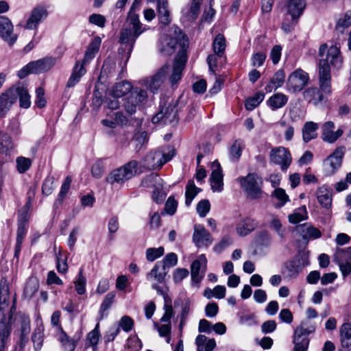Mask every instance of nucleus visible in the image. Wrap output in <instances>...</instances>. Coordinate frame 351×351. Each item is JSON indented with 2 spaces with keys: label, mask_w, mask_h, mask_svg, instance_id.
<instances>
[{
  "label": "nucleus",
  "mask_w": 351,
  "mask_h": 351,
  "mask_svg": "<svg viewBox=\"0 0 351 351\" xmlns=\"http://www.w3.org/2000/svg\"><path fill=\"white\" fill-rule=\"evenodd\" d=\"M320 57L318 64V75L322 85L327 87V82L331 80L330 66L339 69L343 64V58L340 53L339 47L335 45L328 47L324 43L320 45L319 49Z\"/></svg>",
  "instance_id": "1"
},
{
  "label": "nucleus",
  "mask_w": 351,
  "mask_h": 351,
  "mask_svg": "<svg viewBox=\"0 0 351 351\" xmlns=\"http://www.w3.org/2000/svg\"><path fill=\"white\" fill-rule=\"evenodd\" d=\"M145 30L138 15L130 11L119 34V42L124 45L128 58L130 56L138 37Z\"/></svg>",
  "instance_id": "2"
},
{
  "label": "nucleus",
  "mask_w": 351,
  "mask_h": 351,
  "mask_svg": "<svg viewBox=\"0 0 351 351\" xmlns=\"http://www.w3.org/2000/svg\"><path fill=\"white\" fill-rule=\"evenodd\" d=\"M138 162L131 160L125 165L114 169L106 177V180L110 184H123L131 179L137 172Z\"/></svg>",
  "instance_id": "3"
},
{
  "label": "nucleus",
  "mask_w": 351,
  "mask_h": 351,
  "mask_svg": "<svg viewBox=\"0 0 351 351\" xmlns=\"http://www.w3.org/2000/svg\"><path fill=\"white\" fill-rule=\"evenodd\" d=\"M319 88L309 87L306 88L304 93V98L308 102L312 103L313 105H318L319 104L326 103L328 97L332 93L331 80H329L327 82V87L325 84L322 85L320 81V76L318 75Z\"/></svg>",
  "instance_id": "4"
},
{
  "label": "nucleus",
  "mask_w": 351,
  "mask_h": 351,
  "mask_svg": "<svg viewBox=\"0 0 351 351\" xmlns=\"http://www.w3.org/2000/svg\"><path fill=\"white\" fill-rule=\"evenodd\" d=\"M237 181L242 189L251 199H258L261 197L262 179L255 173H248L245 177H239Z\"/></svg>",
  "instance_id": "5"
},
{
  "label": "nucleus",
  "mask_w": 351,
  "mask_h": 351,
  "mask_svg": "<svg viewBox=\"0 0 351 351\" xmlns=\"http://www.w3.org/2000/svg\"><path fill=\"white\" fill-rule=\"evenodd\" d=\"M315 330L313 325H308L307 322H302L293 334V343L294 351H306L309 345L308 335Z\"/></svg>",
  "instance_id": "6"
},
{
  "label": "nucleus",
  "mask_w": 351,
  "mask_h": 351,
  "mask_svg": "<svg viewBox=\"0 0 351 351\" xmlns=\"http://www.w3.org/2000/svg\"><path fill=\"white\" fill-rule=\"evenodd\" d=\"M147 93L145 90L138 87H134L128 96L124 99L123 107L126 112L133 114L138 108L146 103Z\"/></svg>",
  "instance_id": "7"
},
{
  "label": "nucleus",
  "mask_w": 351,
  "mask_h": 351,
  "mask_svg": "<svg viewBox=\"0 0 351 351\" xmlns=\"http://www.w3.org/2000/svg\"><path fill=\"white\" fill-rule=\"evenodd\" d=\"M344 154V147H337L335 152L324 161V171L327 176L334 174L340 167Z\"/></svg>",
  "instance_id": "8"
},
{
  "label": "nucleus",
  "mask_w": 351,
  "mask_h": 351,
  "mask_svg": "<svg viewBox=\"0 0 351 351\" xmlns=\"http://www.w3.org/2000/svg\"><path fill=\"white\" fill-rule=\"evenodd\" d=\"M271 162L278 165L282 171L286 170L290 166L292 158L288 149L278 147L271 149L269 155Z\"/></svg>",
  "instance_id": "9"
},
{
  "label": "nucleus",
  "mask_w": 351,
  "mask_h": 351,
  "mask_svg": "<svg viewBox=\"0 0 351 351\" xmlns=\"http://www.w3.org/2000/svg\"><path fill=\"white\" fill-rule=\"evenodd\" d=\"M308 74L302 69H297L289 77L287 86L289 90L293 92H299L308 84Z\"/></svg>",
  "instance_id": "10"
},
{
  "label": "nucleus",
  "mask_w": 351,
  "mask_h": 351,
  "mask_svg": "<svg viewBox=\"0 0 351 351\" xmlns=\"http://www.w3.org/2000/svg\"><path fill=\"white\" fill-rule=\"evenodd\" d=\"M48 16L47 9L42 5H37L30 12L24 28L27 29H36L38 25L43 22Z\"/></svg>",
  "instance_id": "11"
},
{
  "label": "nucleus",
  "mask_w": 351,
  "mask_h": 351,
  "mask_svg": "<svg viewBox=\"0 0 351 351\" xmlns=\"http://www.w3.org/2000/svg\"><path fill=\"white\" fill-rule=\"evenodd\" d=\"M154 123L171 124L177 122V110L173 105L163 106L152 118Z\"/></svg>",
  "instance_id": "12"
},
{
  "label": "nucleus",
  "mask_w": 351,
  "mask_h": 351,
  "mask_svg": "<svg viewBox=\"0 0 351 351\" xmlns=\"http://www.w3.org/2000/svg\"><path fill=\"white\" fill-rule=\"evenodd\" d=\"M207 260L204 254L200 255L191 265V280L193 282L199 283L204 276Z\"/></svg>",
  "instance_id": "13"
},
{
  "label": "nucleus",
  "mask_w": 351,
  "mask_h": 351,
  "mask_svg": "<svg viewBox=\"0 0 351 351\" xmlns=\"http://www.w3.org/2000/svg\"><path fill=\"white\" fill-rule=\"evenodd\" d=\"M170 67L165 65L161 67L158 71L155 73L150 79L145 80V85L150 89V90L155 93L158 91L162 83L165 82L167 74L169 73Z\"/></svg>",
  "instance_id": "14"
},
{
  "label": "nucleus",
  "mask_w": 351,
  "mask_h": 351,
  "mask_svg": "<svg viewBox=\"0 0 351 351\" xmlns=\"http://www.w3.org/2000/svg\"><path fill=\"white\" fill-rule=\"evenodd\" d=\"M193 241L198 247H208L212 243L213 239L209 232L202 225L196 224L194 226Z\"/></svg>",
  "instance_id": "15"
},
{
  "label": "nucleus",
  "mask_w": 351,
  "mask_h": 351,
  "mask_svg": "<svg viewBox=\"0 0 351 351\" xmlns=\"http://www.w3.org/2000/svg\"><path fill=\"white\" fill-rule=\"evenodd\" d=\"M0 36L10 45L17 39V36L13 34V25L10 20L4 16H0Z\"/></svg>",
  "instance_id": "16"
},
{
  "label": "nucleus",
  "mask_w": 351,
  "mask_h": 351,
  "mask_svg": "<svg viewBox=\"0 0 351 351\" xmlns=\"http://www.w3.org/2000/svg\"><path fill=\"white\" fill-rule=\"evenodd\" d=\"M303 266L299 259H293L286 262L281 270L285 278H295L302 271Z\"/></svg>",
  "instance_id": "17"
},
{
  "label": "nucleus",
  "mask_w": 351,
  "mask_h": 351,
  "mask_svg": "<svg viewBox=\"0 0 351 351\" xmlns=\"http://www.w3.org/2000/svg\"><path fill=\"white\" fill-rule=\"evenodd\" d=\"M334 128L335 124L332 121H327L323 124L322 138L324 141L333 143L343 134L341 129H338L336 132H334Z\"/></svg>",
  "instance_id": "18"
},
{
  "label": "nucleus",
  "mask_w": 351,
  "mask_h": 351,
  "mask_svg": "<svg viewBox=\"0 0 351 351\" xmlns=\"http://www.w3.org/2000/svg\"><path fill=\"white\" fill-rule=\"evenodd\" d=\"M213 172L210 176L211 188L214 192H220L223 190V174L219 163L214 161L213 163Z\"/></svg>",
  "instance_id": "19"
},
{
  "label": "nucleus",
  "mask_w": 351,
  "mask_h": 351,
  "mask_svg": "<svg viewBox=\"0 0 351 351\" xmlns=\"http://www.w3.org/2000/svg\"><path fill=\"white\" fill-rule=\"evenodd\" d=\"M56 60L52 57H47L30 62L32 73H42L49 71L56 64Z\"/></svg>",
  "instance_id": "20"
},
{
  "label": "nucleus",
  "mask_w": 351,
  "mask_h": 351,
  "mask_svg": "<svg viewBox=\"0 0 351 351\" xmlns=\"http://www.w3.org/2000/svg\"><path fill=\"white\" fill-rule=\"evenodd\" d=\"M295 230L302 238L307 241L310 239H316L322 237V232L319 229L308 223L299 225L295 228Z\"/></svg>",
  "instance_id": "21"
},
{
  "label": "nucleus",
  "mask_w": 351,
  "mask_h": 351,
  "mask_svg": "<svg viewBox=\"0 0 351 351\" xmlns=\"http://www.w3.org/2000/svg\"><path fill=\"white\" fill-rule=\"evenodd\" d=\"M172 155L162 154L160 152H155L147 156L146 160L149 167L153 169L160 168L164 164L169 161Z\"/></svg>",
  "instance_id": "22"
},
{
  "label": "nucleus",
  "mask_w": 351,
  "mask_h": 351,
  "mask_svg": "<svg viewBox=\"0 0 351 351\" xmlns=\"http://www.w3.org/2000/svg\"><path fill=\"white\" fill-rule=\"evenodd\" d=\"M16 101V94H14L13 91L8 90L0 95V119L7 114Z\"/></svg>",
  "instance_id": "23"
},
{
  "label": "nucleus",
  "mask_w": 351,
  "mask_h": 351,
  "mask_svg": "<svg viewBox=\"0 0 351 351\" xmlns=\"http://www.w3.org/2000/svg\"><path fill=\"white\" fill-rule=\"evenodd\" d=\"M167 272L166 269H163L160 262H157L152 269L147 274L146 278L154 283H162L165 280Z\"/></svg>",
  "instance_id": "24"
},
{
  "label": "nucleus",
  "mask_w": 351,
  "mask_h": 351,
  "mask_svg": "<svg viewBox=\"0 0 351 351\" xmlns=\"http://www.w3.org/2000/svg\"><path fill=\"white\" fill-rule=\"evenodd\" d=\"M317 198L319 204L325 208H330L332 202L331 189L326 185L320 186L317 191Z\"/></svg>",
  "instance_id": "25"
},
{
  "label": "nucleus",
  "mask_w": 351,
  "mask_h": 351,
  "mask_svg": "<svg viewBox=\"0 0 351 351\" xmlns=\"http://www.w3.org/2000/svg\"><path fill=\"white\" fill-rule=\"evenodd\" d=\"M9 91H13L16 97H19L20 106L24 108H28L31 105L30 95L28 90L23 85H19L16 88H11Z\"/></svg>",
  "instance_id": "26"
},
{
  "label": "nucleus",
  "mask_w": 351,
  "mask_h": 351,
  "mask_svg": "<svg viewBox=\"0 0 351 351\" xmlns=\"http://www.w3.org/2000/svg\"><path fill=\"white\" fill-rule=\"evenodd\" d=\"M319 125L317 123L313 121L306 122L302 130L303 141L305 143H308L316 138L317 137V131Z\"/></svg>",
  "instance_id": "27"
},
{
  "label": "nucleus",
  "mask_w": 351,
  "mask_h": 351,
  "mask_svg": "<svg viewBox=\"0 0 351 351\" xmlns=\"http://www.w3.org/2000/svg\"><path fill=\"white\" fill-rule=\"evenodd\" d=\"M184 66L185 60L183 58H179L176 59L172 68V73L169 77V81L172 86L176 84L181 79Z\"/></svg>",
  "instance_id": "28"
},
{
  "label": "nucleus",
  "mask_w": 351,
  "mask_h": 351,
  "mask_svg": "<svg viewBox=\"0 0 351 351\" xmlns=\"http://www.w3.org/2000/svg\"><path fill=\"white\" fill-rule=\"evenodd\" d=\"M341 344L346 351H351V324L344 323L340 329Z\"/></svg>",
  "instance_id": "29"
},
{
  "label": "nucleus",
  "mask_w": 351,
  "mask_h": 351,
  "mask_svg": "<svg viewBox=\"0 0 351 351\" xmlns=\"http://www.w3.org/2000/svg\"><path fill=\"white\" fill-rule=\"evenodd\" d=\"M257 222L250 218H245L240 221L237 226L236 230L240 236H246L252 232L257 226Z\"/></svg>",
  "instance_id": "30"
},
{
  "label": "nucleus",
  "mask_w": 351,
  "mask_h": 351,
  "mask_svg": "<svg viewBox=\"0 0 351 351\" xmlns=\"http://www.w3.org/2000/svg\"><path fill=\"white\" fill-rule=\"evenodd\" d=\"M84 65L85 64L82 62L80 63L79 61L76 62L73 73L67 82V87L74 86L80 81L82 76L86 73Z\"/></svg>",
  "instance_id": "31"
},
{
  "label": "nucleus",
  "mask_w": 351,
  "mask_h": 351,
  "mask_svg": "<svg viewBox=\"0 0 351 351\" xmlns=\"http://www.w3.org/2000/svg\"><path fill=\"white\" fill-rule=\"evenodd\" d=\"M161 179L158 176L151 175L146 178L143 182H149L150 183L157 184L156 189L153 191L152 198L154 202L158 204L161 203L163 201V195L162 194V184H160Z\"/></svg>",
  "instance_id": "32"
},
{
  "label": "nucleus",
  "mask_w": 351,
  "mask_h": 351,
  "mask_svg": "<svg viewBox=\"0 0 351 351\" xmlns=\"http://www.w3.org/2000/svg\"><path fill=\"white\" fill-rule=\"evenodd\" d=\"M28 195V201L26 203L25 206L23 208V211L22 213L19 215L18 226L23 225V226L26 227L29 221V208L31 206L32 199L35 195V189H31L27 193Z\"/></svg>",
  "instance_id": "33"
},
{
  "label": "nucleus",
  "mask_w": 351,
  "mask_h": 351,
  "mask_svg": "<svg viewBox=\"0 0 351 351\" xmlns=\"http://www.w3.org/2000/svg\"><path fill=\"white\" fill-rule=\"evenodd\" d=\"M306 3L304 0H289L288 12L293 19L298 18L302 13Z\"/></svg>",
  "instance_id": "34"
},
{
  "label": "nucleus",
  "mask_w": 351,
  "mask_h": 351,
  "mask_svg": "<svg viewBox=\"0 0 351 351\" xmlns=\"http://www.w3.org/2000/svg\"><path fill=\"white\" fill-rule=\"evenodd\" d=\"M101 40L99 37H95L89 44L88 49L85 53L82 63L86 64L91 59H93L97 53L101 45Z\"/></svg>",
  "instance_id": "35"
},
{
  "label": "nucleus",
  "mask_w": 351,
  "mask_h": 351,
  "mask_svg": "<svg viewBox=\"0 0 351 351\" xmlns=\"http://www.w3.org/2000/svg\"><path fill=\"white\" fill-rule=\"evenodd\" d=\"M133 88L131 84L128 82L123 81L118 82L112 88V95L114 97H121L128 93H130Z\"/></svg>",
  "instance_id": "36"
},
{
  "label": "nucleus",
  "mask_w": 351,
  "mask_h": 351,
  "mask_svg": "<svg viewBox=\"0 0 351 351\" xmlns=\"http://www.w3.org/2000/svg\"><path fill=\"white\" fill-rule=\"evenodd\" d=\"M288 101V97L281 93H278L272 95L267 101L268 105L275 110L283 107Z\"/></svg>",
  "instance_id": "37"
},
{
  "label": "nucleus",
  "mask_w": 351,
  "mask_h": 351,
  "mask_svg": "<svg viewBox=\"0 0 351 351\" xmlns=\"http://www.w3.org/2000/svg\"><path fill=\"white\" fill-rule=\"evenodd\" d=\"M60 334L58 339L66 351H75L77 346V341L70 338L63 330L62 327H59Z\"/></svg>",
  "instance_id": "38"
},
{
  "label": "nucleus",
  "mask_w": 351,
  "mask_h": 351,
  "mask_svg": "<svg viewBox=\"0 0 351 351\" xmlns=\"http://www.w3.org/2000/svg\"><path fill=\"white\" fill-rule=\"evenodd\" d=\"M308 218V213L305 206H302L294 210L289 215V221L291 223H298Z\"/></svg>",
  "instance_id": "39"
},
{
  "label": "nucleus",
  "mask_w": 351,
  "mask_h": 351,
  "mask_svg": "<svg viewBox=\"0 0 351 351\" xmlns=\"http://www.w3.org/2000/svg\"><path fill=\"white\" fill-rule=\"evenodd\" d=\"M201 191L199 188H197L193 181H190L186 186L185 192V204L189 206L197 194Z\"/></svg>",
  "instance_id": "40"
},
{
  "label": "nucleus",
  "mask_w": 351,
  "mask_h": 351,
  "mask_svg": "<svg viewBox=\"0 0 351 351\" xmlns=\"http://www.w3.org/2000/svg\"><path fill=\"white\" fill-rule=\"evenodd\" d=\"M213 51L218 57H221L226 49V40L224 36L219 34L216 36L213 43Z\"/></svg>",
  "instance_id": "41"
},
{
  "label": "nucleus",
  "mask_w": 351,
  "mask_h": 351,
  "mask_svg": "<svg viewBox=\"0 0 351 351\" xmlns=\"http://www.w3.org/2000/svg\"><path fill=\"white\" fill-rule=\"evenodd\" d=\"M56 269L60 274H66L68 270L67 255L61 251L56 254Z\"/></svg>",
  "instance_id": "42"
},
{
  "label": "nucleus",
  "mask_w": 351,
  "mask_h": 351,
  "mask_svg": "<svg viewBox=\"0 0 351 351\" xmlns=\"http://www.w3.org/2000/svg\"><path fill=\"white\" fill-rule=\"evenodd\" d=\"M10 334V328L5 323L0 324V351H5L6 342Z\"/></svg>",
  "instance_id": "43"
},
{
  "label": "nucleus",
  "mask_w": 351,
  "mask_h": 351,
  "mask_svg": "<svg viewBox=\"0 0 351 351\" xmlns=\"http://www.w3.org/2000/svg\"><path fill=\"white\" fill-rule=\"evenodd\" d=\"M75 288L79 295L86 293V279L83 275V269H80L77 279L74 282Z\"/></svg>",
  "instance_id": "44"
},
{
  "label": "nucleus",
  "mask_w": 351,
  "mask_h": 351,
  "mask_svg": "<svg viewBox=\"0 0 351 351\" xmlns=\"http://www.w3.org/2000/svg\"><path fill=\"white\" fill-rule=\"evenodd\" d=\"M265 95L262 93H257L254 97L248 98L245 101V108L248 110H252L257 107L264 99Z\"/></svg>",
  "instance_id": "45"
},
{
  "label": "nucleus",
  "mask_w": 351,
  "mask_h": 351,
  "mask_svg": "<svg viewBox=\"0 0 351 351\" xmlns=\"http://www.w3.org/2000/svg\"><path fill=\"white\" fill-rule=\"evenodd\" d=\"M44 328L43 326H38L32 335V341L36 350H40L43 345Z\"/></svg>",
  "instance_id": "46"
},
{
  "label": "nucleus",
  "mask_w": 351,
  "mask_h": 351,
  "mask_svg": "<svg viewBox=\"0 0 351 351\" xmlns=\"http://www.w3.org/2000/svg\"><path fill=\"white\" fill-rule=\"evenodd\" d=\"M239 322L241 324L252 326L256 324L255 316L248 311H244L238 313Z\"/></svg>",
  "instance_id": "47"
},
{
  "label": "nucleus",
  "mask_w": 351,
  "mask_h": 351,
  "mask_svg": "<svg viewBox=\"0 0 351 351\" xmlns=\"http://www.w3.org/2000/svg\"><path fill=\"white\" fill-rule=\"evenodd\" d=\"M100 336L99 324H97L95 328L89 332L87 335L86 340L88 342L89 346L95 348L99 340Z\"/></svg>",
  "instance_id": "48"
},
{
  "label": "nucleus",
  "mask_w": 351,
  "mask_h": 351,
  "mask_svg": "<svg viewBox=\"0 0 351 351\" xmlns=\"http://www.w3.org/2000/svg\"><path fill=\"white\" fill-rule=\"evenodd\" d=\"M114 298V292H110L105 296V298L104 299L101 304L99 310L101 319L104 317L105 311H106L112 304Z\"/></svg>",
  "instance_id": "49"
},
{
  "label": "nucleus",
  "mask_w": 351,
  "mask_h": 351,
  "mask_svg": "<svg viewBox=\"0 0 351 351\" xmlns=\"http://www.w3.org/2000/svg\"><path fill=\"white\" fill-rule=\"evenodd\" d=\"M136 143V149L139 151L142 147L148 142V134L146 132H138L133 138Z\"/></svg>",
  "instance_id": "50"
},
{
  "label": "nucleus",
  "mask_w": 351,
  "mask_h": 351,
  "mask_svg": "<svg viewBox=\"0 0 351 351\" xmlns=\"http://www.w3.org/2000/svg\"><path fill=\"white\" fill-rule=\"evenodd\" d=\"M202 0H193L191 4V7L188 12L186 13L187 16L191 20H195L197 19L200 10V5Z\"/></svg>",
  "instance_id": "51"
},
{
  "label": "nucleus",
  "mask_w": 351,
  "mask_h": 351,
  "mask_svg": "<svg viewBox=\"0 0 351 351\" xmlns=\"http://www.w3.org/2000/svg\"><path fill=\"white\" fill-rule=\"evenodd\" d=\"M30 332V321L28 318H24L21 322V343L25 344L27 341V336Z\"/></svg>",
  "instance_id": "52"
},
{
  "label": "nucleus",
  "mask_w": 351,
  "mask_h": 351,
  "mask_svg": "<svg viewBox=\"0 0 351 351\" xmlns=\"http://www.w3.org/2000/svg\"><path fill=\"white\" fill-rule=\"evenodd\" d=\"M164 248L159 247L158 248H148L146 250V258L148 261L152 262L164 254Z\"/></svg>",
  "instance_id": "53"
},
{
  "label": "nucleus",
  "mask_w": 351,
  "mask_h": 351,
  "mask_svg": "<svg viewBox=\"0 0 351 351\" xmlns=\"http://www.w3.org/2000/svg\"><path fill=\"white\" fill-rule=\"evenodd\" d=\"M178 263V256L175 253H169L167 254L162 261L160 262L161 266L163 267V269L167 270V267H172L175 266Z\"/></svg>",
  "instance_id": "54"
},
{
  "label": "nucleus",
  "mask_w": 351,
  "mask_h": 351,
  "mask_svg": "<svg viewBox=\"0 0 351 351\" xmlns=\"http://www.w3.org/2000/svg\"><path fill=\"white\" fill-rule=\"evenodd\" d=\"M243 144L241 141L236 140L230 148V154L232 159L238 160L241 156Z\"/></svg>",
  "instance_id": "55"
},
{
  "label": "nucleus",
  "mask_w": 351,
  "mask_h": 351,
  "mask_svg": "<svg viewBox=\"0 0 351 351\" xmlns=\"http://www.w3.org/2000/svg\"><path fill=\"white\" fill-rule=\"evenodd\" d=\"M273 195L279 201L277 204V207L283 206L286 202L289 200V196L286 194L285 191L281 188L276 189L274 191Z\"/></svg>",
  "instance_id": "56"
},
{
  "label": "nucleus",
  "mask_w": 351,
  "mask_h": 351,
  "mask_svg": "<svg viewBox=\"0 0 351 351\" xmlns=\"http://www.w3.org/2000/svg\"><path fill=\"white\" fill-rule=\"evenodd\" d=\"M285 79V73L283 70L280 69L274 74V77L270 80V83L274 86V89L280 87Z\"/></svg>",
  "instance_id": "57"
},
{
  "label": "nucleus",
  "mask_w": 351,
  "mask_h": 351,
  "mask_svg": "<svg viewBox=\"0 0 351 351\" xmlns=\"http://www.w3.org/2000/svg\"><path fill=\"white\" fill-rule=\"evenodd\" d=\"M32 165V161L29 158L25 157H18L16 158V166L19 173H23L29 169Z\"/></svg>",
  "instance_id": "58"
},
{
  "label": "nucleus",
  "mask_w": 351,
  "mask_h": 351,
  "mask_svg": "<svg viewBox=\"0 0 351 351\" xmlns=\"http://www.w3.org/2000/svg\"><path fill=\"white\" fill-rule=\"evenodd\" d=\"M178 207V202L175 199V198L173 196L169 197L167 199L165 206V212L167 214H169L170 215H173Z\"/></svg>",
  "instance_id": "59"
},
{
  "label": "nucleus",
  "mask_w": 351,
  "mask_h": 351,
  "mask_svg": "<svg viewBox=\"0 0 351 351\" xmlns=\"http://www.w3.org/2000/svg\"><path fill=\"white\" fill-rule=\"evenodd\" d=\"M210 205L207 199L201 200L197 205V212L201 217H204L209 212Z\"/></svg>",
  "instance_id": "60"
},
{
  "label": "nucleus",
  "mask_w": 351,
  "mask_h": 351,
  "mask_svg": "<svg viewBox=\"0 0 351 351\" xmlns=\"http://www.w3.org/2000/svg\"><path fill=\"white\" fill-rule=\"evenodd\" d=\"M232 243V238L226 235L224 236L222 239L214 247V250L216 252L220 253L224 249L228 247L229 245H230Z\"/></svg>",
  "instance_id": "61"
},
{
  "label": "nucleus",
  "mask_w": 351,
  "mask_h": 351,
  "mask_svg": "<svg viewBox=\"0 0 351 351\" xmlns=\"http://www.w3.org/2000/svg\"><path fill=\"white\" fill-rule=\"evenodd\" d=\"M164 310L165 313L161 317L160 321L166 324L171 323L170 319L174 314L171 304H167L166 302L164 305Z\"/></svg>",
  "instance_id": "62"
},
{
  "label": "nucleus",
  "mask_w": 351,
  "mask_h": 351,
  "mask_svg": "<svg viewBox=\"0 0 351 351\" xmlns=\"http://www.w3.org/2000/svg\"><path fill=\"white\" fill-rule=\"evenodd\" d=\"M189 271L185 268L176 269L173 273V281L175 283H180L184 278L189 276Z\"/></svg>",
  "instance_id": "63"
},
{
  "label": "nucleus",
  "mask_w": 351,
  "mask_h": 351,
  "mask_svg": "<svg viewBox=\"0 0 351 351\" xmlns=\"http://www.w3.org/2000/svg\"><path fill=\"white\" fill-rule=\"evenodd\" d=\"M350 26H351V11L347 12L337 23V27L346 28Z\"/></svg>",
  "instance_id": "64"
}]
</instances>
